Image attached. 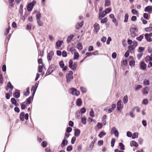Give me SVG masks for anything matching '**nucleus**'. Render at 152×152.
<instances>
[{"label": "nucleus", "instance_id": "49", "mask_svg": "<svg viewBox=\"0 0 152 152\" xmlns=\"http://www.w3.org/2000/svg\"><path fill=\"white\" fill-rule=\"evenodd\" d=\"M37 24L39 26H41L43 25V23L40 20H37Z\"/></svg>", "mask_w": 152, "mask_h": 152}, {"label": "nucleus", "instance_id": "6", "mask_svg": "<svg viewBox=\"0 0 152 152\" xmlns=\"http://www.w3.org/2000/svg\"><path fill=\"white\" fill-rule=\"evenodd\" d=\"M71 93H72L73 95L78 96L80 94V93L79 91L74 88L71 89Z\"/></svg>", "mask_w": 152, "mask_h": 152}, {"label": "nucleus", "instance_id": "45", "mask_svg": "<svg viewBox=\"0 0 152 152\" xmlns=\"http://www.w3.org/2000/svg\"><path fill=\"white\" fill-rule=\"evenodd\" d=\"M143 84L144 85H149V80H145L143 82Z\"/></svg>", "mask_w": 152, "mask_h": 152}, {"label": "nucleus", "instance_id": "26", "mask_svg": "<svg viewBox=\"0 0 152 152\" xmlns=\"http://www.w3.org/2000/svg\"><path fill=\"white\" fill-rule=\"evenodd\" d=\"M138 132H135L133 133L132 135V139H135L138 138Z\"/></svg>", "mask_w": 152, "mask_h": 152}, {"label": "nucleus", "instance_id": "37", "mask_svg": "<svg viewBox=\"0 0 152 152\" xmlns=\"http://www.w3.org/2000/svg\"><path fill=\"white\" fill-rule=\"evenodd\" d=\"M106 134V133L104 132H100V133L99 134L98 136L100 138H102L103 136H104Z\"/></svg>", "mask_w": 152, "mask_h": 152}, {"label": "nucleus", "instance_id": "63", "mask_svg": "<svg viewBox=\"0 0 152 152\" xmlns=\"http://www.w3.org/2000/svg\"><path fill=\"white\" fill-rule=\"evenodd\" d=\"M72 129L70 127H68L67 128L66 132L68 133L72 131Z\"/></svg>", "mask_w": 152, "mask_h": 152}, {"label": "nucleus", "instance_id": "60", "mask_svg": "<svg viewBox=\"0 0 152 152\" xmlns=\"http://www.w3.org/2000/svg\"><path fill=\"white\" fill-rule=\"evenodd\" d=\"M62 56L64 57H66L67 56V54L66 52L64 50L62 53Z\"/></svg>", "mask_w": 152, "mask_h": 152}, {"label": "nucleus", "instance_id": "29", "mask_svg": "<svg viewBox=\"0 0 152 152\" xmlns=\"http://www.w3.org/2000/svg\"><path fill=\"white\" fill-rule=\"evenodd\" d=\"M62 42V41H58L56 42V45L57 47H60L61 45Z\"/></svg>", "mask_w": 152, "mask_h": 152}, {"label": "nucleus", "instance_id": "59", "mask_svg": "<svg viewBox=\"0 0 152 152\" xmlns=\"http://www.w3.org/2000/svg\"><path fill=\"white\" fill-rule=\"evenodd\" d=\"M139 52H142L145 49L144 48L142 47H140L139 48Z\"/></svg>", "mask_w": 152, "mask_h": 152}, {"label": "nucleus", "instance_id": "50", "mask_svg": "<svg viewBox=\"0 0 152 152\" xmlns=\"http://www.w3.org/2000/svg\"><path fill=\"white\" fill-rule=\"evenodd\" d=\"M143 38V36L142 35H140L139 37L136 38V39L139 41H141L142 39Z\"/></svg>", "mask_w": 152, "mask_h": 152}, {"label": "nucleus", "instance_id": "53", "mask_svg": "<svg viewBox=\"0 0 152 152\" xmlns=\"http://www.w3.org/2000/svg\"><path fill=\"white\" fill-rule=\"evenodd\" d=\"M80 89L82 92L83 93H85L86 92V89L83 87H80Z\"/></svg>", "mask_w": 152, "mask_h": 152}, {"label": "nucleus", "instance_id": "46", "mask_svg": "<svg viewBox=\"0 0 152 152\" xmlns=\"http://www.w3.org/2000/svg\"><path fill=\"white\" fill-rule=\"evenodd\" d=\"M115 142V139L114 138H113L112 139L111 141V146L113 147L114 145V144Z\"/></svg>", "mask_w": 152, "mask_h": 152}, {"label": "nucleus", "instance_id": "19", "mask_svg": "<svg viewBox=\"0 0 152 152\" xmlns=\"http://www.w3.org/2000/svg\"><path fill=\"white\" fill-rule=\"evenodd\" d=\"M33 98L32 97L30 96L26 100V104H30L31 101L33 100Z\"/></svg>", "mask_w": 152, "mask_h": 152}, {"label": "nucleus", "instance_id": "31", "mask_svg": "<svg viewBox=\"0 0 152 152\" xmlns=\"http://www.w3.org/2000/svg\"><path fill=\"white\" fill-rule=\"evenodd\" d=\"M20 93L18 91H16L14 93V97L16 98H18L20 96Z\"/></svg>", "mask_w": 152, "mask_h": 152}, {"label": "nucleus", "instance_id": "9", "mask_svg": "<svg viewBox=\"0 0 152 152\" xmlns=\"http://www.w3.org/2000/svg\"><path fill=\"white\" fill-rule=\"evenodd\" d=\"M130 31L131 37H135L136 36V33L134 31V28L131 27L130 28Z\"/></svg>", "mask_w": 152, "mask_h": 152}, {"label": "nucleus", "instance_id": "41", "mask_svg": "<svg viewBox=\"0 0 152 152\" xmlns=\"http://www.w3.org/2000/svg\"><path fill=\"white\" fill-rule=\"evenodd\" d=\"M107 18H105L102 19L101 21V23H104L107 22Z\"/></svg>", "mask_w": 152, "mask_h": 152}, {"label": "nucleus", "instance_id": "25", "mask_svg": "<svg viewBox=\"0 0 152 152\" xmlns=\"http://www.w3.org/2000/svg\"><path fill=\"white\" fill-rule=\"evenodd\" d=\"M149 89L148 87H145L143 89V93L144 94H146L148 93Z\"/></svg>", "mask_w": 152, "mask_h": 152}, {"label": "nucleus", "instance_id": "57", "mask_svg": "<svg viewBox=\"0 0 152 152\" xmlns=\"http://www.w3.org/2000/svg\"><path fill=\"white\" fill-rule=\"evenodd\" d=\"M112 20L113 22L115 23V26H118V23L116 19L115 18H114Z\"/></svg>", "mask_w": 152, "mask_h": 152}, {"label": "nucleus", "instance_id": "47", "mask_svg": "<svg viewBox=\"0 0 152 152\" xmlns=\"http://www.w3.org/2000/svg\"><path fill=\"white\" fill-rule=\"evenodd\" d=\"M81 121L83 124H86V118L85 117H83L81 119Z\"/></svg>", "mask_w": 152, "mask_h": 152}, {"label": "nucleus", "instance_id": "11", "mask_svg": "<svg viewBox=\"0 0 152 152\" xmlns=\"http://www.w3.org/2000/svg\"><path fill=\"white\" fill-rule=\"evenodd\" d=\"M106 15L105 12L104 11L102 12H100L99 14V18L100 20H101L102 18L104 17Z\"/></svg>", "mask_w": 152, "mask_h": 152}, {"label": "nucleus", "instance_id": "8", "mask_svg": "<svg viewBox=\"0 0 152 152\" xmlns=\"http://www.w3.org/2000/svg\"><path fill=\"white\" fill-rule=\"evenodd\" d=\"M94 27L95 31L97 34L100 29L99 26V24L97 23H95L94 25Z\"/></svg>", "mask_w": 152, "mask_h": 152}, {"label": "nucleus", "instance_id": "2", "mask_svg": "<svg viewBox=\"0 0 152 152\" xmlns=\"http://www.w3.org/2000/svg\"><path fill=\"white\" fill-rule=\"evenodd\" d=\"M72 74L73 72L71 71H70L68 73L66 74V77L67 82H69L71 79L73 78Z\"/></svg>", "mask_w": 152, "mask_h": 152}, {"label": "nucleus", "instance_id": "39", "mask_svg": "<svg viewBox=\"0 0 152 152\" xmlns=\"http://www.w3.org/2000/svg\"><path fill=\"white\" fill-rule=\"evenodd\" d=\"M148 103V101L147 99H144L142 102V103L145 105H147Z\"/></svg>", "mask_w": 152, "mask_h": 152}, {"label": "nucleus", "instance_id": "61", "mask_svg": "<svg viewBox=\"0 0 152 152\" xmlns=\"http://www.w3.org/2000/svg\"><path fill=\"white\" fill-rule=\"evenodd\" d=\"M126 135L127 137H130L132 136V133L130 132H127L126 133Z\"/></svg>", "mask_w": 152, "mask_h": 152}, {"label": "nucleus", "instance_id": "62", "mask_svg": "<svg viewBox=\"0 0 152 152\" xmlns=\"http://www.w3.org/2000/svg\"><path fill=\"white\" fill-rule=\"evenodd\" d=\"M129 52L128 50H127L126 52L124 54V56L125 57L127 58L128 57L129 55Z\"/></svg>", "mask_w": 152, "mask_h": 152}, {"label": "nucleus", "instance_id": "43", "mask_svg": "<svg viewBox=\"0 0 152 152\" xmlns=\"http://www.w3.org/2000/svg\"><path fill=\"white\" fill-rule=\"evenodd\" d=\"M53 72V70H50V69L48 68L47 71V72L45 74V75H50L51 73H52Z\"/></svg>", "mask_w": 152, "mask_h": 152}, {"label": "nucleus", "instance_id": "24", "mask_svg": "<svg viewBox=\"0 0 152 152\" xmlns=\"http://www.w3.org/2000/svg\"><path fill=\"white\" fill-rule=\"evenodd\" d=\"M77 48L79 50H81L83 48V46L81 43L79 42L78 43L77 45Z\"/></svg>", "mask_w": 152, "mask_h": 152}, {"label": "nucleus", "instance_id": "18", "mask_svg": "<svg viewBox=\"0 0 152 152\" xmlns=\"http://www.w3.org/2000/svg\"><path fill=\"white\" fill-rule=\"evenodd\" d=\"M11 101L12 103L14 104L15 106H18V103H17V101L15 98H12L11 99Z\"/></svg>", "mask_w": 152, "mask_h": 152}, {"label": "nucleus", "instance_id": "64", "mask_svg": "<svg viewBox=\"0 0 152 152\" xmlns=\"http://www.w3.org/2000/svg\"><path fill=\"white\" fill-rule=\"evenodd\" d=\"M47 143L46 141H43L42 143V145L43 147H45L46 146Z\"/></svg>", "mask_w": 152, "mask_h": 152}, {"label": "nucleus", "instance_id": "21", "mask_svg": "<svg viewBox=\"0 0 152 152\" xmlns=\"http://www.w3.org/2000/svg\"><path fill=\"white\" fill-rule=\"evenodd\" d=\"M80 133V131L78 129H76L75 130V135L76 137L78 136Z\"/></svg>", "mask_w": 152, "mask_h": 152}, {"label": "nucleus", "instance_id": "17", "mask_svg": "<svg viewBox=\"0 0 152 152\" xmlns=\"http://www.w3.org/2000/svg\"><path fill=\"white\" fill-rule=\"evenodd\" d=\"M130 145L131 146H134L135 147H137L138 146V145L136 142L134 141H131L130 142Z\"/></svg>", "mask_w": 152, "mask_h": 152}, {"label": "nucleus", "instance_id": "36", "mask_svg": "<svg viewBox=\"0 0 152 152\" xmlns=\"http://www.w3.org/2000/svg\"><path fill=\"white\" fill-rule=\"evenodd\" d=\"M123 101L124 103H126L128 102V96L127 95L125 96L123 99Z\"/></svg>", "mask_w": 152, "mask_h": 152}, {"label": "nucleus", "instance_id": "58", "mask_svg": "<svg viewBox=\"0 0 152 152\" xmlns=\"http://www.w3.org/2000/svg\"><path fill=\"white\" fill-rule=\"evenodd\" d=\"M73 61H72L71 60H70L69 63V66L71 68L72 67Z\"/></svg>", "mask_w": 152, "mask_h": 152}, {"label": "nucleus", "instance_id": "14", "mask_svg": "<svg viewBox=\"0 0 152 152\" xmlns=\"http://www.w3.org/2000/svg\"><path fill=\"white\" fill-rule=\"evenodd\" d=\"M68 141L65 139H64L61 144V147H63L66 145L68 143Z\"/></svg>", "mask_w": 152, "mask_h": 152}, {"label": "nucleus", "instance_id": "22", "mask_svg": "<svg viewBox=\"0 0 152 152\" xmlns=\"http://www.w3.org/2000/svg\"><path fill=\"white\" fill-rule=\"evenodd\" d=\"M146 31H151L152 30V24H151L149 25V27L146 28L145 29Z\"/></svg>", "mask_w": 152, "mask_h": 152}, {"label": "nucleus", "instance_id": "28", "mask_svg": "<svg viewBox=\"0 0 152 152\" xmlns=\"http://www.w3.org/2000/svg\"><path fill=\"white\" fill-rule=\"evenodd\" d=\"M41 17V15L40 13L39 12H37L36 14L37 20H40Z\"/></svg>", "mask_w": 152, "mask_h": 152}, {"label": "nucleus", "instance_id": "54", "mask_svg": "<svg viewBox=\"0 0 152 152\" xmlns=\"http://www.w3.org/2000/svg\"><path fill=\"white\" fill-rule=\"evenodd\" d=\"M135 47L132 45H130L129 46L128 48L130 50H134Z\"/></svg>", "mask_w": 152, "mask_h": 152}, {"label": "nucleus", "instance_id": "38", "mask_svg": "<svg viewBox=\"0 0 152 152\" xmlns=\"http://www.w3.org/2000/svg\"><path fill=\"white\" fill-rule=\"evenodd\" d=\"M90 116L92 117H93L95 115L94 114V112L92 109H91V110L90 112Z\"/></svg>", "mask_w": 152, "mask_h": 152}, {"label": "nucleus", "instance_id": "44", "mask_svg": "<svg viewBox=\"0 0 152 152\" xmlns=\"http://www.w3.org/2000/svg\"><path fill=\"white\" fill-rule=\"evenodd\" d=\"M129 18V15L127 13L125 14V19L124 20V22H127L128 21V20Z\"/></svg>", "mask_w": 152, "mask_h": 152}, {"label": "nucleus", "instance_id": "15", "mask_svg": "<svg viewBox=\"0 0 152 152\" xmlns=\"http://www.w3.org/2000/svg\"><path fill=\"white\" fill-rule=\"evenodd\" d=\"M140 66L142 70H145L146 68V65L144 61L142 62L140 64Z\"/></svg>", "mask_w": 152, "mask_h": 152}, {"label": "nucleus", "instance_id": "27", "mask_svg": "<svg viewBox=\"0 0 152 152\" xmlns=\"http://www.w3.org/2000/svg\"><path fill=\"white\" fill-rule=\"evenodd\" d=\"M110 5V0H105V6L106 7L109 6Z\"/></svg>", "mask_w": 152, "mask_h": 152}, {"label": "nucleus", "instance_id": "4", "mask_svg": "<svg viewBox=\"0 0 152 152\" xmlns=\"http://www.w3.org/2000/svg\"><path fill=\"white\" fill-rule=\"evenodd\" d=\"M53 55L54 52L53 51H50L49 53L48 54L47 58L48 61L49 62L51 60Z\"/></svg>", "mask_w": 152, "mask_h": 152}, {"label": "nucleus", "instance_id": "13", "mask_svg": "<svg viewBox=\"0 0 152 152\" xmlns=\"http://www.w3.org/2000/svg\"><path fill=\"white\" fill-rule=\"evenodd\" d=\"M82 101L81 99L78 98L77 99L76 101V104L77 106H80L82 105Z\"/></svg>", "mask_w": 152, "mask_h": 152}, {"label": "nucleus", "instance_id": "5", "mask_svg": "<svg viewBox=\"0 0 152 152\" xmlns=\"http://www.w3.org/2000/svg\"><path fill=\"white\" fill-rule=\"evenodd\" d=\"M111 132L112 134H114L115 136L118 137L119 135V133L118 130L116 129V128L115 127H113L111 129Z\"/></svg>", "mask_w": 152, "mask_h": 152}, {"label": "nucleus", "instance_id": "48", "mask_svg": "<svg viewBox=\"0 0 152 152\" xmlns=\"http://www.w3.org/2000/svg\"><path fill=\"white\" fill-rule=\"evenodd\" d=\"M59 65L61 68H63L64 67V62H63V61H61L59 62Z\"/></svg>", "mask_w": 152, "mask_h": 152}, {"label": "nucleus", "instance_id": "52", "mask_svg": "<svg viewBox=\"0 0 152 152\" xmlns=\"http://www.w3.org/2000/svg\"><path fill=\"white\" fill-rule=\"evenodd\" d=\"M72 149V145H70L69 146H68L66 150L67 151H71Z\"/></svg>", "mask_w": 152, "mask_h": 152}, {"label": "nucleus", "instance_id": "42", "mask_svg": "<svg viewBox=\"0 0 152 152\" xmlns=\"http://www.w3.org/2000/svg\"><path fill=\"white\" fill-rule=\"evenodd\" d=\"M7 86L8 88H10L12 89L13 88V86L11 85V83L9 82L7 84Z\"/></svg>", "mask_w": 152, "mask_h": 152}, {"label": "nucleus", "instance_id": "1", "mask_svg": "<svg viewBox=\"0 0 152 152\" xmlns=\"http://www.w3.org/2000/svg\"><path fill=\"white\" fill-rule=\"evenodd\" d=\"M28 113H26L25 115V113L24 112H21L20 115V120L23 121H24V119L26 120H28Z\"/></svg>", "mask_w": 152, "mask_h": 152}, {"label": "nucleus", "instance_id": "10", "mask_svg": "<svg viewBox=\"0 0 152 152\" xmlns=\"http://www.w3.org/2000/svg\"><path fill=\"white\" fill-rule=\"evenodd\" d=\"M146 12H148L149 13H151L152 11V6H148L146 7L144 10Z\"/></svg>", "mask_w": 152, "mask_h": 152}, {"label": "nucleus", "instance_id": "12", "mask_svg": "<svg viewBox=\"0 0 152 152\" xmlns=\"http://www.w3.org/2000/svg\"><path fill=\"white\" fill-rule=\"evenodd\" d=\"M145 38L148 42H150L152 41V39L150 37L148 36V34H145Z\"/></svg>", "mask_w": 152, "mask_h": 152}, {"label": "nucleus", "instance_id": "30", "mask_svg": "<svg viewBox=\"0 0 152 152\" xmlns=\"http://www.w3.org/2000/svg\"><path fill=\"white\" fill-rule=\"evenodd\" d=\"M152 59L149 56H147L145 58V61L146 62L148 61H151Z\"/></svg>", "mask_w": 152, "mask_h": 152}, {"label": "nucleus", "instance_id": "23", "mask_svg": "<svg viewBox=\"0 0 152 152\" xmlns=\"http://www.w3.org/2000/svg\"><path fill=\"white\" fill-rule=\"evenodd\" d=\"M74 37V36L72 34H71L70 36L68 37L67 38V43H69L70 41Z\"/></svg>", "mask_w": 152, "mask_h": 152}, {"label": "nucleus", "instance_id": "51", "mask_svg": "<svg viewBox=\"0 0 152 152\" xmlns=\"http://www.w3.org/2000/svg\"><path fill=\"white\" fill-rule=\"evenodd\" d=\"M132 12L133 14L135 15H137L138 14V11L134 9H132Z\"/></svg>", "mask_w": 152, "mask_h": 152}, {"label": "nucleus", "instance_id": "33", "mask_svg": "<svg viewBox=\"0 0 152 152\" xmlns=\"http://www.w3.org/2000/svg\"><path fill=\"white\" fill-rule=\"evenodd\" d=\"M69 51L72 54H73V52H76V50L74 47H72L69 50Z\"/></svg>", "mask_w": 152, "mask_h": 152}, {"label": "nucleus", "instance_id": "32", "mask_svg": "<svg viewBox=\"0 0 152 152\" xmlns=\"http://www.w3.org/2000/svg\"><path fill=\"white\" fill-rule=\"evenodd\" d=\"M55 68L56 66H55V65L52 64L49 66L48 68L50 69V70H53V71L55 70Z\"/></svg>", "mask_w": 152, "mask_h": 152}, {"label": "nucleus", "instance_id": "40", "mask_svg": "<svg viewBox=\"0 0 152 152\" xmlns=\"http://www.w3.org/2000/svg\"><path fill=\"white\" fill-rule=\"evenodd\" d=\"M119 146L120 147V148L122 150H124L125 148H124V146L122 143H119Z\"/></svg>", "mask_w": 152, "mask_h": 152}, {"label": "nucleus", "instance_id": "16", "mask_svg": "<svg viewBox=\"0 0 152 152\" xmlns=\"http://www.w3.org/2000/svg\"><path fill=\"white\" fill-rule=\"evenodd\" d=\"M83 21H82L80 23H77L76 25V28L77 29H79L82 27L83 25Z\"/></svg>", "mask_w": 152, "mask_h": 152}, {"label": "nucleus", "instance_id": "35", "mask_svg": "<svg viewBox=\"0 0 152 152\" xmlns=\"http://www.w3.org/2000/svg\"><path fill=\"white\" fill-rule=\"evenodd\" d=\"M77 66V63L75 62L72 65V67L71 68L72 69L75 70L76 69Z\"/></svg>", "mask_w": 152, "mask_h": 152}, {"label": "nucleus", "instance_id": "34", "mask_svg": "<svg viewBox=\"0 0 152 152\" xmlns=\"http://www.w3.org/2000/svg\"><path fill=\"white\" fill-rule=\"evenodd\" d=\"M26 90L27 91L25 92L24 94L26 96H27L28 95H29L30 94L29 88V87L27 88Z\"/></svg>", "mask_w": 152, "mask_h": 152}, {"label": "nucleus", "instance_id": "56", "mask_svg": "<svg viewBox=\"0 0 152 152\" xmlns=\"http://www.w3.org/2000/svg\"><path fill=\"white\" fill-rule=\"evenodd\" d=\"M11 28L10 27H9L7 29L6 31L5 32L4 34L6 35L9 32Z\"/></svg>", "mask_w": 152, "mask_h": 152}, {"label": "nucleus", "instance_id": "3", "mask_svg": "<svg viewBox=\"0 0 152 152\" xmlns=\"http://www.w3.org/2000/svg\"><path fill=\"white\" fill-rule=\"evenodd\" d=\"M36 3V2L35 1H34L28 4L27 9L28 11H31L32 10Z\"/></svg>", "mask_w": 152, "mask_h": 152}, {"label": "nucleus", "instance_id": "20", "mask_svg": "<svg viewBox=\"0 0 152 152\" xmlns=\"http://www.w3.org/2000/svg\"><path fill=\"white\" fill-rule=\"evenodd\" d=\"M79 57V54L77 52H75L73 59L74 60L77 59Z\"/></svg>", "mask_w": 152, "mask_h": 152}, {"label": "nucleus", "instance_id": "7", "mask_svg": "<svg viewBox=\"0 0 152 152\" xmlns=\"http://www.w3.org/2000/svg\"><path fill=\"white\" fill-rule=\"evenodd\" d=\"M121 101L119 100L117 103V109L118 110L121 111L123 108V106H121Z\"/></svg>", "mask_w": 152, "mask_h": 152}, {"label": "nucleus", "instance_id": "55", "mask_svg": "<svg viewBox=\"0 0 152 152\" xmlns=\"http://www.w3.org/2000/svg\"><path fill=\"white\" fill-rule=\"evenodd\" d=\"M142 86L141 85H137L135 89L136 91H138L142 87Z\"/></svg>", "mask_w": 152, "mask_h": 152}]
</instances>
